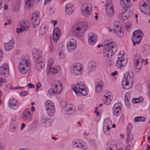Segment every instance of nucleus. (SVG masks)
I'll return each mask as SVG.
<instances>
[{
	"mask_svg": "<svg viewBox=\"0 0 150 150\" xmlns=\"http://www.w3.org/2000/svg\"><path fill=\"white\" fill-rule=\"evenodd\" d=\"M148 6L146 2L142 0L139 3V8L141 11L142 12Z\"/></svg>",
	"mask_w": 150,
	"mask_h": 150,
	"instance_id": "nucleus-34",
	"label": "nucleus"
},
{
	"mask_svg": "<svg viewBox=\"0 0 150 150\" xmlns=\"http://www.w3.org/2000/svg\"><path fill=\"white\" fill-rule=\"evenodd\" d=\"M106 64L108 66H110L112 65V63L111 60L109 59L107 62Z\"/></svg>",
	"mask_w": 150,
	"mask_h": 150,
	"instance_id": "nucleus-63",
	"label": "nucleus"
},
{
	"mask_svg": "<svg viewBox=\"0 0 150 150\" xmlns=\"http://www.w3.org/2000/svg\"><path fill=\"white\" fill-rule=\"evenodd\" d=\"M8 105L12 109L14 110H17L18 107L16 100L15 99L13 98L10 99L9 100Z\"/></svg>",
	"mask_w": 150,
	"mask_h": 150,
	"instance_id": "nucleus-25",
	"label": "nucleus"
},
{
	"mask_svg": "<svg viewBox=\"0 0 150 150\" xmlns=\"http://www.w3.org/2000/svg\"><path fill=\"white\" fill-rule=\"evenodd\" d=\"M130 94L129 93H126L125 95V100H129L130 98Z\"/></svg>",
	"mask_w": 150,
	"mask_h": 150,
	"instance_id": "nucleus-57",
	"label": "nucleus"
},
{
	"mask_svg": "<svg viewBox=\"0 0 150 150\" xmlns=\"http://www.w3.org/2000/svg\"><path fill=\"white\" fill-rule=\"evenodd\" d=\"M105 7L106 9L113 8L112 1L110 0H107L105 4Z\"/></svg>",
	"mask_w": 150,
	"mask_h": 150,
	"instance_id": "nucleus-36",
	"label": "nucleus"
},
{
	"mask_svg": "<svg viewBox=\"0 0 150 150\" xmlns=\"http://www.w3.org/2000/svg\"><path fill=\"white\" fill-rule=\"evenodd\" d=\"M114 30L117 36L122 38L124 36L123 28L120 22L115 21L114 23Z\"/></svg>",
	"mask_w": 150,
	"mask_h": 150,
	"instance_id": "nucleus-9",
	"label": "nucleus"
},
{
	"mask_svg": "<svg viewBox=\"0 0 150 150\" xmlns=\"http://www.w3.org/2000/svg\"><path fill=\"white\" fill-rule=\"evenodd\" d=\"M83 67L80 63L74 64L71 68L72 72L75 76H80L82 74L83 71Z\"/></svg>",
	"mask_w": 150,
	"mask_h": 150,
	"instance_id": "nucleus-8",
	"label": "nucleus"
},
{
	"mask_svg": "<svg viewBox=\"0 0 150 150\" xmlns=\"http://www.w3.org/2000/svg\"><path fill=\"white\" fill-rule=\"evenodd\" d=\"M88 25L86 22H81L75 24L71 29L73 35L77 38L81 37L86 30Z\"/></svg>",
	"mask_w": 150,
	"mask_h": 150,
	"instance_id": "nucleus-2",
	"label": "nucleus"
},
{
	"mask_svg": "<svg viewBox=\"0 0 150 150\" xmlns=\"http://www.w3.org/2000/svg\"><path fill=\"white\" fill-rule=\"evenodd\" d=\"M120 60L119 59H117L116 66L118 68L122 69L125 66L124 65H122V64Z\"/></svg>",
	"mask_w": 150,
	"mask_h": 150,
	"instance_id": "nucleus-42",
	"label": "nucleus"
},
{
	"mask_svg": "<svg viewBox=\"0 0 150 150\" xmlns=\"http://www.w3.org/2000/svg\"><path fill=\"white\" fill-rule=\"evenodd\" d=\"M88 42L91 45H94L96 42L98 37L96 34L93 33H90L88 35Z\"/></svg>",
	"mask_w": 150,
	"mask_h": 150,
	"instance_id": "nucleus-15",
	"label": "nucleus"
},
{
	"mask_svg": "<svg viewBox=\"0 0 150 150\" xmlns=\"http://www.w3.org/2000/svg\"><path fill=\"white\" fill-rule=\"evenodd\" d=\"M76 46L77 41L75 39H71L67 42V48L69 52H73L75 50Z\"/></svg>",
	"mask_w": 150,
	"mask_h": 150,
	"instance_id": "nucleus-11",
	"label": "nucleus"
},
{
	"mask_svg": "<svg viewBox=\"0 0 150 150\" xmlns=\"http://www.w3.org/2000/svg\"><path fill=\"white\" fill-rule=\"evenodd\" d=\"M74 6L72 4H68L65 7V13L67 15H70L74 12Z\"/></svg>",
	"mask_w": 150,
	"mask_h": 150,
	"instance_id": "nucleus-16",
	"label": "nucleus"
},
{
	"mask_svg": "<svg viewBox=\"0 0 150 150\" xmlns=\"http://www.w3.org/2000/svg\"><path fill=\"white\" fill-rule=\"evenodd\" d=\"M30 66L29 57L26 55H23L18 65L20 72L23 74H26L30 70Z\"/></svg>",
	"mask_w": 150,
	"mask_h": 150,
	"instance_id": "nucleus-3",
	"label": "nucleus"
},
{
	"mask_svg": "<svg viewBox=\"0 0 150 150\" xmlns=\"http://www.w3.org/2000/svg\"><path fill=\"white\" fill-rule=\"evenodd\" d=\"M125 104L127 106V107L128 108H129L130 107V105L129 104V100H125Z\"/></svg>",
	"mask_w": 150,
	"mask_h": 150,
	"instance_id": "nucleus-62",
	"label": "nucleus"
},
{
	"mask_svg": "<svg viewBox=\"0 0 150 150\" xmlns=\"http://www.w3.org/2000/svg\"><path fill=\"white\" fill-rule=\"evenodd\" d=\"M113 145H111L108 148L107 150H117L116 145L115 144L114 142H113Z\"/></svg>",
	"mask_w": 150,
	"mask_h": 150,
	"instance_id": "nucleus-49",
	"label": "nucleus"
},
{
	"mask_svg": "<svg viewBox=\"0 0 150 150\" xmlns=\"http://www.w3.org/2000/svg\"><path fill=\"white\" fill-rule=\"evenodd\" d=\"M41 86V84L40 83H38L36 86V91H39V88Z\"/></svg>",
	"mask_w": 150,
	"mask_h": 150,
	"instance_id": "nucleus-59",
	"label": "nucleus"
},
{
	"mask_svg": "<svg viewBox=\"0 0 150 150\" xmlns=\"http://www.w3.org/2000/svg\"><path fill=\"white\" fill-rule=\"evenodd\" d=\"M53 59L52 58H49L48 61V64H47V67H51L52 64L53 63Z\"/></svg>",
	"mask_w": 150,
	"mask_h": 150,
	"instance_id": "nucleus-56",
	"label": "nucleus"
},
{
	"mask_svg": "<svg viewBox=\"0 0 150 150\" xmlns=\"http://www.w3.org/2000/svg\"><path fill=\"white\" fill-rule=\"evenodd\" d=\"M16 125L10 124L9 130L12 132H14L16 131L15 127Z\"/></svg>",
	"mask_w": 150,
	"mask_h": 150,
	"instance_id": "nucleus-53",
	"label": "nucleus"
},
{
	"mask_svg": "<svg viewBox=\"0 0 150 150\" xmlns=\"http://www.w3.org/2000/svg\"><path fill=\"white\" fill-rule=\"evenodd\" d=\"M14 44V41L13 39H11L8 42L5 43L4 46L6 50L7 51L11 50L13 47Z\"/></svg>",
	"mask_w": 150,
	"mask_h": 150,
	"instance_id": "nucleus-23",
	"label": "nucleus"
},
{
	"mask_svg": "<svg viewBox=\"0 0 150 150\" xmlns=\"http://www.w3.org/2000/svg\"><path fill=\"white\" fill-rule=\"evenodd\" d=\"M28 94V91H23L21 92L20 93V95H22V96H24L26 95H27Z\"/></svg>",
	"mask_w": 150,
	"mask_h": 150,
	"instance_id": "nucleus-64",
	"label": "nucleus"
},
{
	"mask_svg": "<svg viewBox=\"0 0 150 150\" xmlns=\"http://www.w3.org/2000/svg\"><path fill=\"white\" fill-rule=\"evenodd\" d=\"M147 15H150V6H148L142 12Z\"/></svg>",
	"mask_w": 150,
	"mask_h": 150,
	"instance_id": "nucleus-50",
	"label": "nucleus"
},
{
	"mask_svg": "<svg viewBox=\"0 0 150 150\" xmlns=\"http://www.w3.org/2000/svg\"><path fill=\"white\" fill-rule=\"evenodd\" d=\"M143 100V98L142 97L139 98H133L132 100V102L134 104L137 103L142 102Z\"/></svg>",
	"mask_w": 150,
	"mask_h": 150,
	"instance_id": "nucleus-45",
	"label": "nucleus"
},
{
	"mask_svg": "<svg viewBox=\"0 0 150 150\" xmlns=\"http://www.w3.org/2000/svg\"><path fill=\"white\" fill-rule=\"evenodd\" d=\"M63 111L66 114H71L74 112V109L72 105L68 104L64 107Z\"/></svg>",
	"mask_w": 150,
	"mask_h": 150,
	"instance_id": "nucleus-19",
	"label": "nucleus"
},
{
	"mask_svg": "<svg viewBox=\"0 0 150 150\" xmlns=\"http://www.w3.org/2000/svg\"><path fill=\"white\" fill-rule=\"evenodd\" d=\"M35 62H36V67L38 70L41 71L45 67L44 62L40 60H38V61Z\"/></svg>",
	"mask_w": 150,
	"mask_h": 150,
	"instance_id": "nucleus-30",
	"label": "nucleus"
},
{
	"mask_svg": "<svg viewBox=\"0 0 150 150\" xmlns=\"http://www.w3.org/2000/svg\"><path fill=\"white\" fill-rule=\"evenodd\" d=\"M103 103L106 105H110L112 99V95L111 92H108L103 96Z\"/></svg>",
	"mask_w": 150,
	"mask_h": 150,
	"instance_id": "nucleus-14",
	"label": "nucleus"
},
{
	"mask_svg": "<svg viewBox=\"0 0 150 150\" xmlns=\"http://www.w3.org/2000/svg\"><path fill=\"white\" fill-rule=\"evenodd\" d=\"M76 147L80 148L83 149H86L87 148L86 146L82 145L81 143H79V144L76 145Z\"/></svg>",
	"mask_w": 150,
	"mask_h": 150,
	"instance_id": "nucleus-55",
	"label": "nucleus"
},
{
	"mask_svg": "<svg viewBox=\"0 0 150 150\" xmlns=\"http://www.w3.org/2000/svg\"><path fill=\"white\" fill-rule=\"evenodd\" d=\"M121 103L119 102H118L115 104L113 106L112 108L121 110Z\"/></svg>",
	"mask_w": 150,
	"mask_h": 150,
	"instance_id": "nucleus-46",
	"label": "nucleus"
},
{
	"mask_svg": "<svg viewBox=\"0 0 150 150\" xmlns=\"http://www.w3.org/2000/svg\"><path fill=\"white\" fill-rule=\"evenodd\" d=\"M133 79L132 77L131 76L129 73H127L125 75L122 83V86L125 89H129L132 86Z\"/></svg>",
	"mask_w": 150,
	"mask_h": 150,
	"instance_id": "nucleus-5",
	"label": "nucleus"
},
{
	"mask_svg": "<svg viewBox=\"0 0 150 150\" xmlns=\"http://www.w3.org/2000/svg\"><path fill=\"white\" fill-rule=\"evenodd\" d=\"M112 112L114 116L117 117L120 115L121 113V110L112 108Z\"/></svg>",
	"mask_w": 150,
	"mask_h": 150,
	"instance_id": "nucleus-41",
	"label": "nucleus"
},
{
	"mask_svg": "<svg viewBox=\"0 0 150 150\" xmlns=\"http://www.w3.org/2000/svg\"><path fill=\"white\" fill-rule=\"evenodd\" d=\"M96 63L94 61H91L88 64V71L89 73L95 71L96 68Z\"/></svg>",
	"mask_w": 150,
	"mask_h": 150,
	"instance_id": "nucleus-22",
	"label": "nucleus"
},
{
	"mask_svg": "<svg viewBox=\"0 0 150 150\" xmlns=\"http://www.w3.org/2000/svg\"><path fill=\"white\" fill-rule=\"evenodd\" d=\"M43 125L45 127H48L51 125L50 120L49 119H44Z\"/></svg>",
	"mask_w": 150,
	"mask_h": 150,
	"instance_id": "nucleus-47",
	"label": "nucleus"
},
{
	"mask_svg": "<svg viewBox=\"0 0 150 150\" xmlns=\"http://www.w3.org/2000/svg\"><path fill=\"white\" fill-rule=\"evenodd\" d=\"M120 4L121 6L125 8H128L132 6V3L130 0H121Z\"/></svg>",
	"mask_w": 150,
	"mask_h": 150,
	"instance_id": "nucleus-26",
	"label": "nucleus"
},
{
	"mask_svg": "<svg viewBox=\"0 0 150 150\" xmlns=\"http://www.w3.org/2000/svg\"><path fill=\"white\" fill-rule=\"evenodd\" d=\"M131 129L128 127L127 135V143L128 145H132L134 142V139L133 135L131 134Z\"/></svg>",
	"mask_w": 150,
	"mask_h": 150,
	"instance_id": "nucleus-18",
	"label": "nucleus"
},
{
	"mask_svg": "<svg viewBox=\"0 0 150 150\" xmlns=\"http://www.w3.org/2000/svg\"><path fill=\"white\" fill-rule=\"evenodd\" d=\"M30 24L27 20L19 22L18 28L16 29V32L19 34L24 30H28L30 29Z\"/></svg>",
	"mask_w": 150,
	"mask_h": 150,
	"instance_id": "nucleus-7",
	"label": "nucleus"
},
{
	"mask_svg": "<svg viewBox=\"0 0 150 150\" xmlns=\"http://www.w3.org/2000/svg\"><path fill=\"white\" fill-rule=\"evenodd\" d=\"M93 6L89 3H85L81 6V12L83 16L87 17H89L92 13Z\"/></svg>",
	"mask_w": 150,
	"mask_h": 150,
	"instance_id": "nucleus-6",
	"label": "nucleus"
},
{
	"mask_svg": "<svg viewBox=\"0 0 150 150\" xmlns=\"http://www.w3.org/2000/svg\"><path fill=\"white\" fill-rule=\"evenodd\" d=\"M112 123L111 120L109 118H106L104 122V126L106 127H110Z\"/></svg>",
	"mask_w": 150,
	"mask_h": 150,
	"instance_id": "nucleus-37",
	"label": "nucleus"
},
{
	"mask_svg": "<svg viewBox=\"0 0 150 150\" xmlns=\"http://www.w3.org/2000/svg\"><path fill=\"white\" fill-rule=\"evenodd\" d=\"M25 7L28 9H30L33 6L32 0H25Z\"/></svg>",
	"mask_w": 150,
	"mask_h": 150,
	"instance_id": "nucleus-32",
	"label": "nucleus"
},
{
	"mask_svg": "<svg viewBox=\"0 0 150 150\" xmlns=\"http://www.w3.org/2000/svg\"><path fill=\"white\" fill-rule=\"evenodd\" d=\"M59 68L57 67V68L54 67L51 68V67H47V71L48 74H49L50 73L52 74H56L58 72Z\"/></svg>",
	"mask_w": 150,
	"mask_h": 150,
	"instance_id": "nucleus-33",
	"label": "nucleus"
},
{
	"mask_svg": "<svg viewBox=\"0 0 150 150\" xmlns=\"http://www.w3.org/2000/svg\"><path fill=\"white\" fill-rule=\"evenodd\" d=\"M40 19V14L37 11L34 12L32 15L31 21L33 27L35 28L39 24Z\"/></svg>",
	"mask_w": 150,
	"mask_h": 150,
	"instance_id": "nucleus-10",
	"label": "nucleus"
},
{
	"mask_svg": "<svg viewBox=\"0 0 150 150\" xmlns=\"http://www.w3.org/2000/svg\"><path fill=\"white\" fill-rule=\"evenodd\" d=\"M145 118L143 117L139 116L135 117L134 119V121L135 122H139L140 121L144 122Z\"/></svg>",
	"mask_w": 150,
	"mask_h": 150,
	"instance_id": "nucleus-44",
	"label": "nucleus"
},
{
	"mask_svg": "<svg viewBox=\"0 0 150 150\" xmlns=\"http://www.w3.org/2000/svg\"><path fill=\"white\" fill-rule=\"evenodd\" d=\"M110 127H106L104 126L103 127V131L104 134L106 135H109L110 133Z\"/></svg>",
	"mask_w": 150,
	"mask_h": 150,
	"instance_id": "nucleus-38",
	"label": "nucleus"
},
{
	"mask_svg": "<svg viewBox=\"0 0 150 150\" xmlns=\"http://www.w3.org/2000/svg\"><path fill=\"white\" fill-rule=\"evenodd\" d=\"M134 62L136 68L139 70L141 69L143 61L142 59L140 54H137L134 56Z\"/></svg>",
	"mask_w": 150,
	"mask_h": 150,
	"instance_id": "nucleus-13",
	"label": "nucleus"
},
{
	"mask_svg": "<svg viewBox=\"0 0 150 150\" xmlns=\"http://www.w3.org/2000/svg\"><path fill=\"white\" fill-rule=\"evenodd\" d=\"M45 109L48 115L50 116H53L55 114V108L54 105L51 107L45 108Z\"/></svg>",
	"mask_w": 150,
	"mask_h": 150,
	"instance_id": "nucleus-27",
	"label": "nucleus"
},
{
	"mask_svg": "<svg viewBox=\"0 0 150 150\" xmlns=\"http://www.w3.org/2000/svg\"><path fill=\"white\" fill-rule=\"evenodd\" d=\"M117 50V46L114 42L110 40L105 41L103 54L105 58H110Z\"/></svg>",
	"mask_w": 150,
	"mask_h": 150,
	"instance_id": "nucleus-1",
	"label": "nucleus"
},
{
	"mask_svg": "<svg viewBox=\"0 0 150 150\" xmlns=\"http://www.w3.org/2000/svg\"><path fill=\"white\" fill-rule=\"evenodd\" d=\"M134 35H137V36H139L141 37L142 38L143 36V33L141 30H136L133 32V34Z\"/></svg>",
	"mask_w": 150,
	"mask_h": 150,
	"instance_id": "nucleus-43",
	"label": "nucleus"
},
{
	"mask_svg": "<svg viewBox=\"0 0 150 150\" xmlns=\"http://www.w3.org/2000/svg\"><path fill=\"white\" fill-rule=\"evenodd\" d=\"M45 29L46 28L44 26H43V25H42L41 26V28L40 29V33L41 35L44 34L45 32Z\"/></svg>",
	"mask_w": 150,
	"mask_h": 150,
	"instance_id": "nucleus-54",
	"label": "nucleus"
},
{
	"mask_svg": "<svg viewBox=\"0 0 150 150\" xmlns=\"http://www.w3.org/2000/svg\"><path fill=\"white\" fill-rule=\"evenodd\" d=\"M78 109L79 111L82 112L83 111L84 107L83 105L81 104L79 106Z\"/></svg>",
	"mask_w": 150,
	"mask_h": 150,
	"instance_id": "nucleus-58",
	"label": "nucleus"
},
{
	"mask_svg": "<svg viewBox=\"0 0 150 150\" xmlns=\"http://www.w3.org/2000/svg\"><path fill=\"white\" fill-rule=\"evenodd\" d=\"M118 59L120 60V62L125 66L126 65L127 63V58L124 54V52L123 51L120 52L118 55Z\"/></svg>",
	"mask_w": 150,
	"mask_h": 150,
	"instance_id": "nucleus-17",
	"label": "nucleus"
},
{
	"mask_svg": "<svg viewBox=\"0 0 150 150\" xmlns=\"http://www.w3.org/2000/svg\"><path fill=\"white\" fill-rule=\"evenodd\" d=\"M107 13L109 16L112 17L114 15V8L106 9Z\"/></svg>",
	"mask_w": 150,
	"mask_h": 150,
	"instance_id": "nucleus-39",
	"label": "nucleus"
},
{
	"mask_svg": "<svg viewBox=\"0 0 150 150\" xmlns=\"http://www.w3.org/2000/svg\"><path fill=\"white\" fill-rule=\"evenodd\" d=\"M104 85L102 81L99 82L96 85V90L98 93L100 92L103 89V87Z\"/></svg>",
	"mask_w": 150,
	"mask_h": 150,
	"instance_id": "nucleus-35",
	"label": "nucleus"
},
{
	"mask_svg": "<svg viewBox=\"0 0 150 150\" xmlns=\"http://www.w3.org/2000/svg\"><path fill=\"white\" fill-rule=\"evenodd\" d=\"M29 109H27L24 112L22 116V118L24 120L29 121L31 119L30 114L29 113Z\"/></svg>",
	"mask_w": 150,
	"mask_h": 150,
	"instance_id": "nucleus-28",
	"label": "nucleus"
},
{
	"mask_svg": "<svg viewBox=\"0 0 150 150\" xmlns=\"http://www.w3.org/2000/svg\"><path fill=\"white\" fill-rule=\"evenodd\" d=\"M0 74L3 77H6L9 75V66L5 63L3 64L0 67Z\"/></svg>",
	"mask_w": 150,
	"mask_h": 150,
	"instance_id": "nucleus-12",
	"label": "nucleus"
},
{
	"mask_svg": "<svg viewBox=\"0 0 150 150\" xmlns=\"http://www.w3.org/2000/svg\"><path fill=\"white\" fill-rule=\"evenodd\" d=\"M41 53V51L38 49H36L33 50V56L35 61L39 60Z\"/></svg>",
	"mask_w": 150,
	"mask_h": 150,
	"instance_id": "nucleus-21",
	"label": "nucleus"
},
{
	"mask_svg": "<svg viewBox=\"0 0 150 150\" xmlns=\"http://www.w3.org/2000/svg\"><path fill=\"white\" fill-rule=\"evenodd\" d=\"M58 54L59 58L61 59H63L65 57V54L62 51H59L58 52Z\"/></svg>",
	"mask_w": 150,
	"mask_h": 150,
	"instance_id": "nucleus-52",
	"label": "nucleus"
},
{
	"mask_svg": "<svg viewBox=\"0 0 150 150\" xmlns=\"http://www.w3.org/2000/svg\"><path fill=\"white\" fill-rule=\"evenodd\" d=\"M63 86L60 82L57 81L53 86V88L57 94L60 93L62 91Z\"/></svg>",
	"mask_w": 150,
	"mask_h": 150,
	"instance_id": "nucleus-24",
	"label": "nucleus"
},
{
	"mask_svg": "<svg viewBox=\"0 0 150 150\" xmlns=\"http://www.w3.org/2000/svg\"><path fill=\"white\" fill-rule=\"evenodd\" d=\"M16 120V117H14L13 118H12V120L11 122V124L13 125H16L15 123V122Z\"/></svg>",
	"mask_w": 150,
	"mask_h": 150,
	"instance_id": "nucleus-61",
	"label": "nucleus"
},
{
	"mask_svg": "<svg viewBox=\"0 0 150 150\" xmlns=\"http://www.w3.org/2000/svg\"><path fill=\"white\" fill-rule=\"evenodd\" d=\"M61 35V31L60 29L57 28H54L53 33V38L54 42L56 43Z\"/></svg>",
	"mask_w": 150,
	"mask_h": 150,
	"instance_id": "nucleus-20",
	"label": "nucleus"
},
{
	"mask_svg": "<svg viewBox=\"0 0 150 150\" xmlns=\"http://www.w3.org/2000/svg\"><path fill=\"white\" fill-rule=\"evenodd\" d=\"M7 87L9 89H12L13 90H16L17 89H19L20 88L22 89L24 87H20V86H17L16 87H14L13 88H12V86L11 84H8L7 85Z\"/></svg>",
	"mask_w": 150,
	"mask_h": 150,
	"instance_id": "nucleus-48",
	"label": "nucleus"
},
{
	"mask_svg": "<svg viewBox=\"0 0 150 150\" xmlns=\"http://www.w3.org/2000/svg\"><path fill=\"white\" fill-rule=\"evenodd\" d=\"M48 93L50 95L57 94L54 88H50L48 91Z\"/></svg>",
	"mask_w": 150,
	"mask_h": 150,
	"instance_id": "nucleus-51",
	"label": "nucleus"
},
{
	"mask_svg": "<svg viewBox=\"0 0 150 150\" xmlns=\"http://www.w3.org/2000/svg\"><path fill=\"white\" fill-rule=\"evenodd\" d=\"M49 50L51 52H54V47L53 45L52 44H50L49 48Z\"/></svg>",
	"mask_w": 150,
	"mask_h": 150,
	"instance_id": "nucleus-60",
	"label": "nucleus"
},
{
	"mask_svg": "<svg viewBox=\"0 0 150 150\" xmlns=\"http://www.w3.org/2000/svg\"><path fill=\"white\" fill-rule=\"evenodd\" d=\"M53 105H54V104L51 100H46L45 102V108H47L49 106L51 107Z\"/></svg>",
	"mask_w": 150,
	"mask_h": 150,
	"instance_id": "nucleus-40",
	"label": "nucleus"
},
{
	"mask_svg": "<svg viewBox=\"0 0 150 150\" xmlns=\"http://www.w3.org/2000/svg\"><path fill=\"white\" fill-rule=\"evenodd\" d=\"M142 38L141 37L139 36H137V35H133L132 39L133 42V45L135 46L136 44H139L141 40H142Z\"/></svg>",
	"mask_w": 150,
	"mask_h": 150,
	"instance_id": "nucleus-29",
	"label": "nucleus"
},
{
	"mask_svg": "<svg viewBox=\"0 0 150 150\" xmlns=\"http://www.w3.org/2000/svg\"><path fill=\"white\" fill-rule=\"evenodd\" d=\"M71 88L75 93L78 96L81 95L85 96L87 94L85 86L82 83H77L76 86L72 85Z\"/></svg>",
	"mask_w": 150,
	"mask_h": 150,
	"instance_id": "nucleus-4",
	"label": "nucleus"
},
{
	"mask_svg": "<svg viewBox=\"0 0 150 150\" xmlns=\"http://www.w3.org/2000/svg\"><path fill=\"white\" fill-rule=\"evenodd\" d=\"M129 13V12L128 11H126L125 10H123L121 15L122 19L125 21L128 19L130 17Z\"/></svg>",
	"mask_w": 150,
	"mask_h": 150,
	"instance_id": "nucleus-31",
	"label": "nucleus"
}]
</instances>
